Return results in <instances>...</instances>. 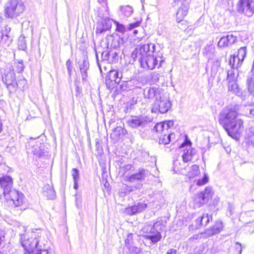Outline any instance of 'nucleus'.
<instances>
[{
  "label": "nucleus",
  "mask_w": 254,
  "mask_h": 254,
  "mask_svg": "<svg viewBox=\"0 0 254 254\" xmlns=\"http://www.w3.org/2000/svg\"><path fill=\"white\" fill-rule=\"evenodd\" d=\"M120 14L124 17H128L133 13V8L129 5L121 6L120 8Z\"/></svg>",
  "instance_id": "c756f323"
},
{
  "label": "nucleus",
  "mask_w": 254,
  "mask_h": 254,
  "mask_svg": "<svg viewBox=\"0 0 254 254\" xmlns=\"http://www.w3.org/2000/svg\"><path fill=\"white\" fill-rule=\"evenodd\" d=\"M78 64L82 82H86L88 77L87 71L90 66L87 56L86 55L83 56L82 61L78 62Z\"/></svg>",
  "instance_id": "f3484780"
},
{
  "label": "nucleus",
  "mask_w": 254,
  "mask_h": 254,
  "mask_svg": "<svg viewBox=\"0 0 254 254\" xmlns=\"http://www.w3.org/2000/svg\"><path fill=\"white\" fill-rule=\"evenodd\" d=\"M112 27V23L109 18L102 19L97 24L96 33L101 34L103 32L109 30Z\"/></svg>",
  "instance_id": "4be33fe9"
},
{
  "label": "nucleus",
  "mask_w": 254,
  "mask_h": 254,
  "mask_svg": "<svg viewBox=\"0 0 254 254\" xmlns=\"http://www.w3.org/2000/svg\"><path fill=\"white\" fill-rule=\"evenodd\" d=\"M27 81L23 77H20L17 81H15L14 85L15 87V91L18 89H23L26 85Z\"/></svg>",
  "instance_id": "f704fd0d"
},
{
  "label": "nucleus",
  "mask_w": 254,
  "mask_h": 254,
  "mask_svg": "<svg viewBox=\"0 0 254 254\" xmlns=\"http://www.w3.org/2000/svg\"><path fill=\"white\" fill-rule=\"evenodd\" d=\"M126 133L127 130L126 129L121 127H118L114 129L111 136L114 139H118L121 135L125 134Z\"/></svg>",
  "instance_id": "2f4dec72"
},
{
  "label": "nucleus",
  "mask_w": 254,
  "mask_h": 254,
  "mask_svg": "<svg viewBox=\"0 0 254 254\" xmlns=\"http://www.w3.org/2000/svg\"><path fill=\"white\" fill-rule=\"evenodd\" d=\"M187 162H184L182 160V162L178 159L174 161V170L177 173H180L182 175H187L188 173V168L189 166L186 165Z\"/></svg>",
  "instance_id": "5701e85b"
},
{
  "label": "nucleus",
  "mask_w": 254,
  "mask_h": 254,
  "mask_svg": "<svg viewBox=\"0 0 254 254\" xmlns=\"http://www.w3.org/2000/svg\"><path fill=\"white\" fill-rule=\"evenodd\" d=\"M25 9V5L21 0H8L4 5V16L14 18L19 16Z\"/></svg>",
  "instance_id": "39448f33"
},
{
  "label": "nucleus",
  "mask_w": 254,
  "mask_h": 254,
  "mask_svg": "<svg viewBox=\"0 0 254 254\" xmlns=\"http://www.w3.org/2000/svg\"><path fill=\"white\" fill-rule=\"evenodd\" d=\"M213 194V192L211 187H206L203 191L200 192L194 195L193 200L194 203L197 207H200L204 204L206 203L209 199L211 198Z\"/></svg>",
  "instance_id": "f8f14e48"
},
{
  "label": "nucleus",
  "mask_w": 254,
  "mask_h": 254,
  "mask_svg": "<svg viewBox=\"0 0 254 254\" xmlns=\"http://www.w3.org/2000/svg\"><path fill=\"white\" fill-rule=\"evenodd\" d=\"M207 234H206V230L204 232L200 233L198 234H194L193 235L192 237L190 238V239L193 240H199L201 239H206L209 238V236H207Z\"/></svg>",
  "instance_id": "37998d69"
},
{
  "label": "nucleus",
  "mask_w": 254,
  "mask_h": 254,
  "mask_svg": "<svg viewBox=\"0 0 254 254\" xmlns=\"http://www.w3.org/2000/svg\"><path fill=\"white\" fill-rule=\"evenodd\" d=\"M237 11L246 16L250 17L254 13V0H238L236 4Z\"/></svg>",
  "instance_id": "1a4fd4ad"
},
{
  "label": "nucleus",
  "mask_w": 254,
  "mask_h": 254,
  "mask_svg": "<svg viewBox=\"0 0 254 254\" xmlns=\"http://www.w3.org/2000/svg\"><path fill=\"white\" fill-rule=\"evenodd\" d=\"M201 218H203V226H206L209 222L210 220H212V218L211 215H208V214H203L201 216Z\"/></svg>",
  "instance_id": "09e8293b"
},
{
  "label": "nucleus",
  "mask_w": 254,
  "mask_h": 254,
  "mask_svg": "<svg viewBox=\"0 0 254 254\" xmlns=\"http://www.w3.org/2000/svg\"><path fill=\"white\" fill-rule=\"evenodd\" d=\"M245 140L248 149L254 152V126L250 127L246 131Z\"/></svg>",
  "instance_id": "412c9836"
},
{
  "label": "nucleus",
  "mask_w": 254,
  "mask_h": 254,
  "mask_svg": "<svg viewBox=\"0 0 254 254\" xmlns=\"http://www.w3.org/2000/svg\"><path fill=\"white\" fill-rule=\"evenodd\" d=\"M155 48V45L152 43L139 45L138 46L137 48L132 52L131 55L132 62L131 63V61H130L129 63L133 64V62L139 60V59L144 58L145 57L153 54Z\"/></svg>",
  "instance_id": "423d86ee"
},
{
  "label": "nucleus",
  "mask_w": 254,
  "mask_h": 254,
  "mask_svg": "<svg viewBox=\"0 0 254 254\" xmlns=\"http://www.w3.org/2000/svg\"><path fill=\"white\" fill-rule=\"evenodd\" d=\"M66 66L68 71V74L69 77L72 74V69L73 68L72 62L69 59L66 62Z\"/></svg>",
  "instance_id": "8fccbe9b"
},
{
  "label": "nucleus",
  "mask_w": 254,
  "mask_h": 254,
  "mask_svg": "<svg viewBox=\"0 0 254 254\" xmlns=\"http://www.w3.org/2000/svg\"><path fill=\"white\" fill-rule=\"evenodd\" d=\"M116 31L121 33H124L126 31L125 26L118 22H116Z\"/></svg>",
  "instance_id": "864d4df0"
},
{
  "label": "nucleus",
  "mask_w": 254,
  "mask_h": 254,
  "mask_svg": "<svg viewBox=\"0 0 254 254\" xmlns=\"http://www.w3.org/2000/svg\"><path fill=\"white\" fill-rule=\"evenodd\" d=\"M214 48L211 45H206L203 49V54L206 56L208 61L212 58L214 56Z\"/></svg>",
  "instance_id": "473e14b6"
},
{
  "label": "nucleus",
  "mask_w": 254,
  "mask_h": 254,
  "mask_svg": "<svg viewBox=\"0 0 254 254\" xmlns=\"http://www.w3.org/2000/svg\"><path fill=\"white\" fill-rule=\"evenodd\" d=\"M140 22L139 21H136L129 24V29L131 30L133 28L138 26L139 25Z\"/></svg>",
  "instance_id": "69168bd1"
},
{
  "label": "nucleus",
  "mask_w": 254,
  "mask_h": 254,
  "mask_svg": "<svg viewBox=\"0 0 254 254\" xmlns=\"http://www.w3.org/2000/svg\"><path fill=\"white\" fill-rule=\"evenodd\" d=\"M27 152L31 151L37 157H41L45 152V145L39 141H36L34 139H31L28 141L26 145Z\"/></svg>",
  "instance_id": "ddd939ff"
},
{
  "label": "nucleus",
  "mask_w": 254,
  "mask_h": 254,
  "mask_svg": "<svg viewBox=\"0 0 254 254\" xmlns=\"http://www.w3.org/2000/svg\"><path fill=\"white\" fill-rule=\"evenodd\" d=\"M166 254H177V251L174 249H169Z\"/></svg>",
  "instance_id": "774afa93"
},
{
  "label": "nucleus",
  "mask_w": 254,
  "mask_h": 254,
  "mask_svg": "<svg viewBox=\"0 0 254 254\" xmlns=\"http://www.w3.org/2000/svg\"><path fill=\"white\" fill-rule=\"evenodd\" d=\"M226 36L228 38V44L230 45L234 44L237 40V37L232 34L227 35Z\"/></svg>",
  "instance_id": "5fc2aeb1"
},
{
  "label": "nucleus",
  "mask_w": 254,
  "mask_h": 254,
  "mask_svg": "<svg viewBox=\"0 0 254 254\" xmlns=\"http://www.w3.org/2000/svg\"><path fill=\"white\" fill-rule=\"evenodd\" d=\"M174 138L175 134L174 133H168L167 134L165 133L159 136L158 142L160 144L167 145L172 141V138Z\"/></svg>",
  "instance_id": "cd10ccee"
},
{
  "label": "nucleus",
  "mask_w": 254,
  "mask_h": 254,
  "mask_svg": "<svg viewBox=\"0 0 254 254\" xmlns=\"http://www.w3.org/2000/svg\"><path fill=\"white\" fill-rule=\"evenodd\" d=\"M120 89L122 91H125L127 89L128 86L127 85V81H123L121 84L120 85Z\"/></svg>",
  "instance_id": "680f3d73"
},
{
  "label": "nucleus",
  "mask_w": 254,
  "mask_h": 254,
  "mask_svg": "<svg viewBox=\"0 0 254 254\" xmlns=\"http://www.w3.org/2000/svg\"><path fill=\"white\" fill-rule=\"evenodd\" d=\"M148 171L143 168H139L137 171L130 176L127 177L126 181L130 184H141V182L145 180Z\"/></svg>",
  "instance_id": "4468645a"
},
{
  "label": "nucleus",
  "mask_w": 254,
  "mask_h": 254,
  "mask_svg": "<svg viewBox=\"0 0 254 254\" xmlns=\"http://www.w3.org/2000/svg\"><path fill=\"white\" fill-rule=\"evenodd\" d=\"M218 46L219 47H225L230 46L229 44H228V38L226 36L221 38L218 43Z\"/></svg>",
  "instance_id": "a19ab883"
},
{
  "label": "nucleus",
  "mask_w": 254,
  "mask_h": 254,
  "mask_svg": "<svg viewBox=\"0 0 254 254\" xmlns=\"http://www.w3.org/2000/svg\"><path fill=\"white\" fill-rule=\"evenodd\" d=\"M165 124V127L168 132V129L174 126V121L172 120L166 121L163 122Z\"/></svg>",
  "instance_id": "4d7b16f0"
},
{
  "label": "nucleus",
  "mask_w": 254,
  "mask_h": 254,
  "mask_svg": "<svg viewBox=\"0 0 254 254\" xmlns=\"http://www.w3.org/2000/svg\"><path fill=\"white\" fill-rule=\"evenodd\" d=\"M142 185V184H140L139 183H137L136 184H131L129 186L125 185L123 188L125 190V192L126 193H129L134 190L140 189Z\"/></svg>",
  "instance_id": "72a5a7b5"
},
{
  "label": "nucleus",
  "mask_w": 254,
  "mask_h": 254,
  "mask_svg": "<svg viewBox=\"0 0 254 254\" xmlns=\"http://www.w3.org/2000/svg\"><path fill=\"white\" fill-rule=\"evenodd\" d=\"M43 191L44 195L47 197L48 199H53L56 196L55 191L53 187L48 184L45 185L43 188Z\"/></svg>",
  "instance_id": "bb28decb"
},
{
  "label": "nucleus",
  "mask_w": 254,
  "mask_h": 254,
  "mask_svg": "<svg viewBox=\"0 0 254 254\" xmlns=\"http://www.w3.org/2000/svg\"><path fill=\"white\" fill-rule=\"evenodd\" d=\"M153 130L155 132H161L162 134L166 133L167 130L165 127V124L163 122L158 123L154 127Z\"/></svg>",
  "instance_id": "e433bc0d"
},
{
  "label": "nucleus",
  "mask_w": 254,
  "mask_h": 254,
  "mask_svg": "<svg viewBox=\"0 0 254 254\" xmlns=\"http://www.w3.org/2000/svg\"><path fill=\"white\" fill-rule=\"evenodd\" d=\"M15 80V74L13 69H11L10 67L6 68L2 75V80L6 85L10 93L15 92L14 83Z\"/></svg>",
  "instance_id": "9b49d317"
},
{
  "label": "nucleus",
  "mask_w": 254,
  "mask_h": 254,
  "mask_svg": "<svg viewBox=\"0 0 254 254\" xmlns=\"http://www.w3.org/2000/svg\"><path fill=\"white\" fill-rule=\"evenodd\" d=\"M15 68L17 72L21 73V72H22L24 68V65L23 64V61H21V62L17 63L15 65Z\"/></svg>",
  "instance_id": "603ef678"
},
{
  "label": "nucleus",
  "mask_w": 254,
  "mask_h": 254,
  "mask_svg": "<svg viewBox=\"0 0 254 254\" xmlns=\"http://www.w3.org/2000/svg\"><path fill=\"white\" fill-rule=\"evenodd\" d=\"M12 179L9 176H5L0 178V186L3 190V195L6 194L12 190Z\"/></svg>",
  "instance_id": "a211bd4d"
},
{
  "label": "nucleus",
  "mask_w": 254,
  "mask_h": 254,
  "mask_svg": "<svg viewBox=\"0 0 254 254\" xmlns=\"http://www.w3.org/2000/svg\"><path fill=\"white\" fill-rule=\"evenodd\" d=\"M246 216L248 218V222L251 220V222L254 223V210L249 211L246 212Z\"/></svg>",
  "instance_id": "3c124183"
},
{
  "label": "nucleus",
  "mask_w": 254,
  "mask_h": 254,
  "mask_svg": "<svg viewBox=\"0 0 254 254\" xmlns=\"http://www.w3.org/2000/svg\"><path fill=\"white\" fill-rule=\"evenodd\" d=\"M247 55V47H243L240 48L237 55V60H238V66L241 65Z\"/></svg>",
  "instance_id": "c85d7f7f"
},
{
  "label": "nucleus",
  "mask_w": 254,
  "mask_h": 254,
  "mask_svg": "<svg viewBox=\"0 0 254 254\" xmlns=\"http://www.w3.org/2000/svg\"><path fill=\"white\" fill-rule=\"evenodd\" d=\"M143 95L145 98L154 99L151 105L152 113L165 114L172 107L171 101L164 96L163 90L160 88L146 87L144 89Z\"/></svg>",
  "instance_id": "7ed1b4c3"
},
{
  "label": "nucleus",
  "mask_w": 254,
  "mask_h": 254,
  "mask_svg": "<svg viewBox=\"0 0 254 254\" xmlns=\"http://www.w3.org/2000/svg\"><path fill=\"white\" fill-rule=\"evenodd\" d=\"M132 240V234L130 233L127 235V238L125 240V243L127 248L130 246L131 242Z\"/></svg>",
  "instance_id": "13d9d810"
},
{
  "label": "nucleus",
  "mask_w": 254,
  "mask_h": 254,
  "mask_svg": "<svg viewBox=\"0 0 254 254\" xmlns=\"http://www.w3.org/2000/svg\"><path fill=\"white\" fill-rule=\"evenodd\" d=\"M228 90L230 91H232L237 96L241 97L243 100H245L247 98V95L243 94V92L238 87V86L235 81H231L228 82Z\"/></svg>",
  "instance_id": "393cba45"
},
{
  "label": "nucleus",
  "mask_w": 254,
  "mask_h": 254,
  "mask_svg": "<svg viewBox=\"0 0 254 254\" xmlns=\"http://www.w3.org/2000/svg\"><path fill=\"white\" fill-rule=\"evenodd\" d=\"M195 224H192V226L194 227L195 229H198L200 227L203 226V218L201 217V216L199 217H198L195 220Z\"/></svg>",
  "instance_id": "de8ad7c7"
},
{
  "label": "nucleus",
  "mask_w": 254,
  "mask_h": 254,
  "mask_svg": "<svg viewBox=\"0 0 254 254\" xmlns=\"http://www.w3.org/2000/svg\"><path fill=\"white\" fill-rule=\"evenodd\" d=\"M18 47L20 50L25 51L27 49L26 41L24 36H21L18 40Z\"/></svg>",
  "instance_id": "4c0bfd02"
},
{
  "label": "nucleus",
  "mask_w": 254,
  "mask_h": 254,
  "mask_svg": "<svg viewBox=\"0 0 254 254\" xmlns=\"http://www.w3.org/2000/svg\"><path fill=\"white\" fill-rule=\"evenodd\" d=\"M128 249L130 254H143V252L141 248L134 246H129L128 247Z\"/></svg>",
  "instance_id": "79ce46f5"
},
{
  "label": "nucleus",
  "mask_w": 254,
  "mask_h": 254,
  "mask_svg": "<svg viewBox=\"0 0 254 254\" xmlns=\"http://www.w3.org/2000/svg\"><path fill=\"white\" fill-rule=\"evenodd\" d=\"M164 228L162 220L157 221L152 224L147 223L142 228V231L146 234L143 236L146 240H150L151 243L156 244L162 239L161 232Z\"/></svg>",
  "instance_id": "20e7f679"
},
{
  "label": "nucleus",
  "mask_w": 254,
  "mask_h": 254,
  "mask_svg": "<svg viewBox=\"0 0 254 254\" xmlns=\"http://www.w3.org/2000/svg\"><path fill=\"white\" fill-rule=\"evenodd\" d=\"M5 233L3 230H0V246L1 244L2 241L4 240Z\"/></svg>",
  "instance_id": "338daca9"
},
{
  "label": "nucleus",
  "mask_w": 254,
  "mask_h": 254,
  "mask_svg": "<svg viewBox=\"0 0 254 254\" xmlns=\"http://www.w3.org/2000/svg\"><path fill=\"white\" fill-rule=\"evenodd\" d=\"M173 6H176L179 4V2H182L181 6L179 8L176 13V20L178 22H180L188 14L189 6L188 3H184L186 0H173Z\"/></svg>",
  "instance_id": "2eb2a0df"
},
{
  "label": "nucleus",
  "mask_w": 254,
  "mask_h": 254,
  "mask_svg": "<svg viewBox=\"0 0 254 254\" xmlns=\"http://www.w3.org/2000/svg\"><path fill=\"white\" fill-rule=\"evenodd\" d=\"M109 63H116L118 62L119 56L118 53L114 51H109Z\"/></svg>",
  "instance_id": "c9c22d12"
},
{
  "label": "nucleus",
  "mask_w": 254,
  "mask_h": 254,
  "mask_svg": "<svg viewBox=\"0 0 254 254\" xmlns=\"http://www.w3.org/2000/svg\"><path fill=\"white\" fill-rule=\"evenodd\" d=\"M236 250L238 251L239 254H241L242 252V245L239 242H237L235 246Z\"/></svg>",
  "instance_id": "0e129e2a"
},
{
  "label": "nucleus",
  "mask_w": 254,
  "mask_h": 254,
  "mask_svg": "<svg viewBox=\"0 0 254 254\" xmlns=\"http://www.w3.org/2000/svg\"><path fill=\"white\" fill-rule=\"evenodd\" d=\"M123 73L118 70H111L108 74L109 79L111 81H114L117 84H119L122 78Z\"/></svg>",
  "instance_id": "a878e982"
},
{
  "label": "nucleus",
  "mask_w": 254,
  "mask_h": 254,
  "mask_svg": "<svg viewBox=\"0 0 254 254\" xmlns=\"http://www.w3.org/2000/svg\"><path fill=\"white\" fill-rule=\"evenodd\" d=\"M223 226L221 221H216L214 226L209 229H206L207 236L211 237L214 235L219 233L223 229Z\"/></svg>",
  "instance_id": "b1692460"
},
{
  "label": "nucleus",
  "mask_w": 254,
  "mask_h": 254,
  "mask_svg": "<svg viewBox=\"0 0 254 254\" xmlns=\"http://www.w3.org/2000/svg\"><path fill=\"white\" fill-rule=\"evenodd\" d=\"M7 206L11 208L21 206L23 202L24 195L16 190H12L3 196Z\"/></svg>",
  "instance_id": "6e6552de"
},
{
  "label": "nucleus",
  "mask_w": 254,
  "mask_h": 254,
  "mask_svg": "<svg viewBox=\"0 0 254 254\" xmlns=\"http://www.w3.org/2000/svg\"><path fill=\"white\" fill-rule=\"evenodd\" d=\"M10 31L11 28L8 25L5 26L1 30L0 43L4 47H8L13 40Z\"/></svg>",
  "instance_id": "dca6fc26"
},
{
  "label": "nucleus",
  "mask_w": 254,
  "mask_h": 254,
  "mask_svg": "<svg viewBox=\"0 0 254 254\" xmlns=\"http://www.w3.org/2000/svg\"><path fill=\"white\" fill-rule=\"evenodd\" d=\"M188 173L186 175L189 178H192L197 176L199 174V169L198 166L193 165L191 167L188 168Z\"/></svg>",
  "instance_id": "7c9ffc66"
},
{
  "label": "nucleus",
  "mask_w": 254,
  "mask_h": 254,
  "mask_svg": "<svg viewBox=\"0 0 254 254\" xmlns=\"http://www.w3.org/2000/svg\"><path fill=\"white\" fill-rule=\"evenodd\" d=\"M236 59L237 57L235 56H233V57H231L230 60L229 64L230 65H232L233 68H237L239 66H238V64L236 65H235V63Z\"/></svg>",
  "instance_id": "bf43d9fd"
},
{
  "label": "nucleus",
  "mask_w": 254,
  "mask_h": 254,
  "mask_svg": "<svg viewBox=\"0 0 254 254\" xmlns=\"http://www.w3.org/2000/svg\"><path fill=\"white\" fill-rule=\"evenodd\" d=\"M132 167V165L130 164H127L124 166L122 168L124 174H125L127 171H130Z\"/></svg>",
  "instance_id": "e2e57ef3"
},
{
  "label": "nucleus",
  "mask_w": 254,
  "mask_h": 254,
  "mask_svg": "<svg viewBox=\"0 0 254 254\" xmlns=\"http://www.w3.org/2000/svg\"><path fill=\"white\" fill-rule=\"evenodd\" d=\"M227 79L228 82L231 81H235V74L233 70L228 71L227 73Z\"/></svg>",
  "instance_id": "6e6d98bb"
},
{
  "label": "nucleus",
  "mask_w": 254,
  "mask_h": 254,
  "mask_svg": "<svg viewBox=\"0 0 254 254\" xmlns=\"http://www.w3.org/2000/svg\"><path fill=\"white\" fill-rule=\"evenodd\" d=\"M151 122V120L148 116L139 115L132 117L127 121V124L133 128H143Z\"/></svg>",
  "instance_id": "9d476101"
},
{
  "label": "nucleus",
  "mask_w": 254,
  "mask_h": 254,
  "mask_svg": "<svg viewBox=\"0 0 254 254\" xmlns=\"http://www.w3.org/2000/svg\"><path fill=\"white\" fill-rule=\"evenodd\" d=\"M73 181H79V171L76 168H73L71 171Z\"/></svg>",
  "instance_id": "a18cd8bd"
},
{
  "label": "nucleus",
  "mask_w": 254,
  "mask_h": 254,
  "mask_svg": "<svg viewBox=\"0 0 254 254\" xmlns=\"http://www.w3.org/2000/svg\"><path fill=\"white\" fill-rule=\"evenodd\" d=\"M221 62L220 61L217 60L213 63V64L211 68V74L212 75H215L218 69V68L220 66Z\"/></svg>",
  "instance_id": "58836bf2"
},
{
  "label": "nucleus",
  "mask_w": 254,
  "mask_h": 254,
  "mask_svg": "<svg viewBox=\"0 0 254 254\" xmlns=\"http://www.w3.org/2000/svg\"><path fill=\"white\" fill-rule=\"evenodd\" d=\"M187 143L188 144L187 145L186 148L184 150L182 155V158L184 162H188L191 161L196 153V150L191 147V143L190 140L188 141Z\"/></svg>",
  "instance_id": "aec40b11"
},
{
  "label": "nucleus",
  "mask_w": 254,
  "mask_h": 254,
  "mask_svg": "<svg viewBox=\"0 0 254 254\" xmlns=\"http://www.w3.org/2000/svg\"><path fill=\"white\" fill-rule=\"evenodd\" d=\"M253 222H251V220L250 221L246 222V224L244 226V230L249 233L250 234H252L254 232V224Z\"/></svg>",
  "instance_id": "ea45409f"
},
{
  "label": "nucleus",
  "mask_w": 254,
  "mask_h": 254,
  "mask_svg": "<svg viewBox=\"0 0 254 254\" xmlns=\"http://www.w3.org/2000/svg\"><path fill=\"white\" fill-rule=\"evenodd\" d=\"M137 61L141 67L146 70H152L156 67L159 68L162 66V63L164 62L162 57L157 58L153 54L145 57L144 58L139 59Z\"/></svg>",
  "instance_id": "0eeeda50"
},
{
  "label": "nucleus",
  "mask_w": 254,
  "mask_h": 254,
  "mask_svg": "<svg viewBox=\"0 0 254 254\" xmlns=\"http://www.w3.org/2000/svg\"><path fill=\"white\" fill-rule=\"evenodd\" d=\"M45 240L35 232L21 235L20 242L24 248L22 254H50Z\"/></svg>",
  "instance_id": "f03ea898"
},
{
  "label": "nucleus",
  "mask_w": 254,
  "mask_h": 254,
  "mask_svg": "<svg viewBox=\"0 0 254 254\" xmlns=\"http://www.w3.org/2000/svg\"><path fill=\"white\" fill-rule=\"evenodd\" d=\"M208 176L206 174H204L202 179L197 180L196 185L199 186L204 185L208 182Z\"/></svg>",
  "instance_id": "c03bdc74"
},
{
  "label": "nucleus",
  "mask_w": 254,
  "mask_h": 254,
  "mask_svg": "<svg viewBox=\"0 0 254 254\" xmlns=\"http://www.w3.org/2000/svg\"><path fill=\"white\" fill-rule=\"evenodd\" d=\"M136 104V100L132 98L127 104V110L126 112L130 111L131 110L134 108V106Z\"/></svg>",
  "instance_id": "49530a36"
},
{
  "label": "nucleus",
  "mask_w": 254,
  "mask_h": 254,
  "mask_svg": "<svg viewBox=\"0 0 254 254\" xmlns=\"http://www.w3.org/2000/svg\"><path fill=\"white\" fill-rule=\"evenodd\" d=\"M237 110L236 106H229L223 108L218 116L219 124L233 138L239 135L244 128L243 121L238 118Z\"/></svg>",
  "instance_id": "f257e3e1"
},
{
  "label": "nucleus",
  "mask_w": 254,
  "mask_h": 254,
  "mask_svg": "<svg viewBox=\"0 0 254 254\" xmlns=\"http://www.w3.org/2000/svg\"><path fill=\"white\" fill-rule=\"evenodd\" d=\"M147 205L144 202H138L133 206L128 207L125 209V212L128 215H133L144 211L147 207Z\"/></svg>",
  "instance_id": "6ab92c4d"
},
{
  "label": "nucleus",
  "mask_w": 254,
  "mask_h": 254,
  "mask_svg": "<svg viewBox=\"0 0 254 254\" xmlns=\"http://www.w3.org/2000/svg\"><path fill=\"white\" fill-rule=\"evenodd\" d=\"M109 56V52L108 51H104L102 53V58L103 59V61H107L109 62V59L108 57Z\"/></svg>",
  "instance_id": "052dcab7"
}]
</instances>
